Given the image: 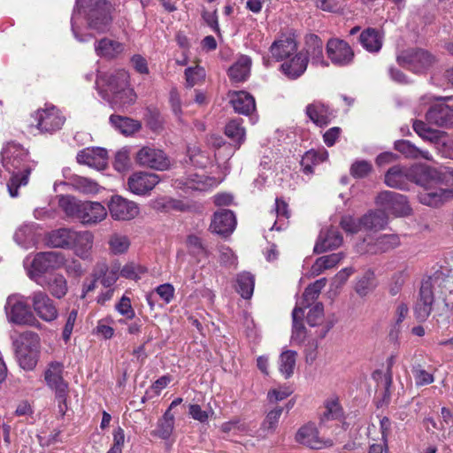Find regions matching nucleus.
<instances>
[{
	"mask_svg": "<svg viewBox=\"0 0 453 453\" xmlns=\"http://www.w3.org/2000/svg\"><path fill=\"white\" fill-rule=\"evenodd\" d=\"M450 169L446 168L442 172L421 164L411 166V182L424 188V190L418 194V200L422 204L438 207L453 198V188L437 187L447 176L450 177L448 173Z\"/></svg>",
	"mask_w": 453,
	"mask_h": 453,
	"instance_id": "nucleus-1",
	"label": "nucleus"
},
{
	"mask_svg": "<svg viewBox=\"0 0 453 453\" xmlns=\"http://www.w3.org/2000/svg\"><path fill=\"white\" fill-rule=\"evenodd\" d=\"M125 70L100 73L96 81L98 94L114 110H125L136 100V95L128 83Z\"/></svg>",
	"mask_w": 453,
	"mask_h": 453,
	"instance_id": "nucleus-2",
	"label": "nucleus"
},
{
	"mask_svg": "<svg viewBox=\"0 0 453 453\" xmlns=\"http://www.w3.org/2000/svg\"><path fill=\"white\" fill-rule=\"evenodd\" d=\"M2 165L11 174L7 188L12 197H17L18 189L28 182V176L35 167L28 151L19 143L8 142L1 152Z\"/></svg>",
	"mask_w": 453,
	"mask_h": 453,
	"instance_id": "nucleus-3",
	"label": "nucleus"
},
{
	"mask_svg": "<svg viewBox=\"0 0 453 453\" xmlns=\"http://www.w3.org/2000/svg\"><path fill=\"white\" fill-rule=\"evenodd\" d=\"M113 6L108 0H76V5L71 19L72 31L74 37L81 42H88L90 35L81 36L75 27L74 15L76 12H82L88 20V27L98 33L109 31L112 17Z\"/></svg>",
	"mask_w": 453,
	"mask_h": 453,
	"instance_id": "nucleus-4",
	"label": "nucleus"
},
{
	"mask_svg": "<svg viewBox=\"0 0 453 453\" xmlns=\"http://www.w3.org/2000/svg\"><path fill=\"white\" fill-rule=\"evenodd\" d=\"M58 205L67 217L84 226H95L107 217V210L101 203L81 201L70 195L60 196Z\"/></svg>",
	"mask_w": 453,
	"mask_h": 453,
	"instance_id": "nucleus-5",
	"label": "nucleus"
},
{
	"mask_svg": "<svg viewBox=\"0 0 453 453\" xmlns=\"http://www.w3.org/2000/svg\"><path fill=\"white\" fill-rule=\"evenodd\" d=\"M64 261V256L60 252H39L33 258L27 257L23 265L30 280L37 285H44L50 272L60 267Z\"/></svg>",
	"mask_w": 453,
	"mask_h": 453,
	"instance_id": "nucleus-6",
	"label": "nucleus"
},
{
	"mask_svg": "<svg viewBox=\"0 0 453 453\" xmlns=\"http://www.w3.org/2000/svg\"><path fill=\"white\" fill-rule=\"evenodd\" d=\"M442 272H435L427 280H424L420 287L419 298L415 305L414 313L417 319L420 321L426 320L432 312L434 304V288L441 287L443 280Z\"/></svg>",
	"mask_w": 453,
	"mask_h": 453,
	"instance_id": "nucleus-7",
	"label": "nucleus"
},
{
	"mask_svg": "<svg viewBox=\"0 0 453 453\" xmlns=\"http://www.w3.org/2000/svg\"><path fill=\"white\" fill-rule=\"evenodd\" d=\"M4 311L8 322L19 326H34L37 323L31 311L27 299L20 295H11L7 297Z\"/></svg>",
	"mask_w": 453,
	"mask_h": 453,
	"instance_id": "nucleus-8",
	"label": "nucleus"
},
{
	"mask_svg": "<svg viewBox=\"0 0 453 453\" xmlns=\"http://www.w3.org/2000/svg\"><path fill=\"white\" fill-rule=\"evenodd\" d=\"M396 60L400 65L414 73H426L435 62L432 54L421 49L404 50L397 56Z\"/></svg>",
	"mask_w": 453,
	"mask_h": 453,
	"instance_id": "nucleus-9",
	"label": "nucleus"
},
{
	"mask_svg": "<svg viewBox=\"0 0 453 453\" xmlns=\"http://www.w3.org/2000/svg\"><path fill=\"white\" fill-rule=\"evenodd\" d=\"M63 372L64 365L58 361L50 362L44 372L46 384L50 388L54 390L61 410L62 407L60 403H65L68 393V383L64 380Z\"/></svg>",
	"mask_w": 453,
	"mask_h": 453,
	"instance_id": "nucleus-10",
	"label": "nucleus"
},
{
	"mask_svg": "<svg viewBox=\"0 0 453 453\" xmlns=\"http://www.w3.org/2000/svg\"><path fill=\"white\" fill-rule=\"evenodd\" d=\"M376 203L386 213L396 217H404L411 212L406 196L396 192L388 190L380 192L376 197Z\"/></svg>",
	"mask_w": 453,
	"mask_h": 453,
	"instance_id": "nucleus-11",
	"label": "nucleus"
},
{
	"mask_svg": "<svg viewBox=\"0 0 453 453\" xmlns=\"http://www.w3.org/2000/svg\"><path fill=\"white\" fill-rule=\"evenodd\" d=\"M135 163L146 168L157 171L167 170L171 165L165 153L154 146H143L138 150L134 157Z\"/></svg>",
	"mask_w": 453,
	"mask_h": 453,
	"instance_id": "nucleus-12",
	"label": "nucleus"
},
{
	"mask_svg": "<svg viewBox=\"0 0 453 453\" xmlns=\"http://www.w3.org/2000/svg\"><path fill=\"white\" fill-rule=\"evenodd\" d=\"M35 127L42 133H53L59 130L65 119L55 106L39 110L34 115Z\"/></svg>",
	"mask_w": 453,
	"mask_h": 453,
	"instance_id": "nucleus-13",
	"label": "nucleus"
},
{
	"mask_svg": "<svg viewBox=\"0 0 453 453\" xmlns=\"http://www.w3.org/2000/svg\"><path fill=\"white\" fill-rule=\"evenodd\" d=\"M159 176L153 173L138 171L131 174L127 179L128 190L138 196L149 194L158 182Z\"/></svg>",
	"mask_w": 453,
	"mask_h": 453,
	"instance_id": "nucleus-14",
	"label": "nucleus"
},
{
	"mask_svg": "<svg viewBox=\"0 0 453 453\" xmlns=\"http://www.w3.org/2000/svg\"><path fill=\"white\" fill-rule=\"evenodd\" d=\"M108 207L111 218L115 220L133 219L140 211L136 203L118 195L111 198Z\"/></svg>",
	"mask_w": 453,
	"mask_h": 453,
	"instance_id": "nucleus-15",
	"label": "nucleus"
},
{
	"mask_svg": "<svg viewBox=\"0 0 453 453\" xmlns=\"http://www.w3.org/2000/svg\"><path fill=\"white\" fill-rule=\"evenodd\" d=\"M326 53L331 62L338 66H345L352 63L354 52L343 40L330 39L326 43Z\"/></svg>",
	"mask_w": 453,
	"mask_h": 453,
	"instance_id": "nucleus-16",
	"label": "nucleus"
},
{
	"mask_svg": "<svg viewBox=\"0 0 453 453\" xmlns=\"http://www.w3.org/2000/svg\"><path fill=\"white\" fill-rule=\"evenodd\" d=\"M30 300L33 309L40 319L46 322H51L58 318V312L54 302L42 291H35Z\"/></svg>",
	"mask_w": 453,
	"mask_h": 453,
	"instance_id": "nucleus-17",
	"label": "nucleus"
},
{
	"mask_svg": "<svg viewBox=\"0 0 453 453\" xmlns=\"http://www.w3.org/2000/svg\"><path fill=\"white\" fill-rule=\"evenodd\" d=\"M221 180L216 178L208 177L200 173H190L188 176L177 180L176 186L185 192L189 191H208L211 188L217 187Z\"/></svg>",
	"mask_w": 453,
	"mask_h": 453,
	"instance_id": "nucleus-18",
	"label": "nucleus"
},
{
	"mask_svg": "<svg viewBox=\"0 0 453 453\" xmlns=\"http://www.w3.org/2000/svg\"><path fill=\"white\" fill-rule=\"evenodd\" d=\"M296 441L314 449H321L333 445L331 440H324L319 437V431L313 423H308L300 427L296 434Z\"/></svg>",
	"mask_w": 453,
	"mask_h": 453,
	"instance_id": "nucleus-19",
	"label": "nucleus"
},
{
	"mask_svg": "<svg viewBox=\"0 0 453 453\" xmlns=\"http://www.w3.org/2000/svg\"><path fill=\"white\" fill-rule=\"evenodd\" d=\"M77 162L96 170H104L108 164L107 150L101 147H88L79 151Z\"/></svg>",
	"mask_w": 453,
	"mask_h": 453,
	"instance_id": "nucleus-20",
	"label": "nucleus"
},
{
	"mask_svg": "<svg viewBox=\"0 0 453 453\" xmlns=\"http://www.w3.org/2000/svg\"><path fill=\"white\" fill-rule=\"evenodd\" d=\"M280 71L289 80H296L301 77L308 66L307 56L303 51H296L291 57L281 61Z\"/></svg>",
	"mask_w": 453,
	"mask_h": 453,
	"instance_id": "nucleus-21",
	"label": "nucleus"
},
{
	"mask_svg": "<svg viewBox=\"0 0 453 453\" xmlns=\"http://www.w3.org/2000/svg\"><path fill=\"white\" fill-rule=\"evenodd\" d=\"M269 50L276 61H282L297 51V42L294 35L284 34L272 43Z\"/></svg>",
	"mask_w": 453,
	"mask_h": 453,
	"instance_id": "nucleus-22",
	"label": "nucleus"
},
{
	"mask_svg": "<svg viewBox=\"0 0 453 453\" xmlns=\"http://www.w3.org/2000/svg\"><path fill=\"white\" fill-rule=\"evenodd\" d=\"M236 226V219L230 210L222 209L217 211L211 219L210 229L212 233L226 236L232 234Z\"/></svg>",
	"mask_w": 453,
	"mask_h": 453,
	"instance_id": "nucleus-23",
	"label": "nucleus"
},
{
	"mask_svg": "<svg viewBox=\"0 0 453 453\" xmlns=\"http://www.w3.org/2000/svg\"><path fill=\"white\" fill-rule=\"evenodd\" d=\"M304 56H307L308 61L311 59L312 65L327 66L328 63L324 58L323 42L316 35H308L305 36L303 50Z\"/></svg>",
	"mask_w": 453,
	"mask_h": 453,
	"instance_id": "nucleus-24",
	"label": "nucleus"
},
{
	"mask_svg": "<svg viewBox=\"0 0 453 453\" xmlns=\"http://www.w3.org/2000/svg\"><path fill=\"white\" fill-rule=\"evenodd\" d=\"M94 235L90 231H73L71 245L68 250H72L74 254L82 259L89 257L93 247Z\"/></svg>",
	"mask_w": 453,
	"mask_h": 453,
	"instance_id": "nucleus-25",
	"label": "nucleus"
},
{
	"mask_svg": "<svg viewBox=\"0 0 453 453\" xmlns=\"http://www.w3.org/2000/svg\"><path fill=\"white\" fill-rule=\"evenodd\" d=\"M411 167L394 165L388 170L385 174V183L387 186L406 190L411 183Z\"/></svg>",
	"mask_w": 453,
	"mask_h": 453,
	"instance_id": "nucleus-26",
	"label": "nucleus"
},
{
	"mask_svg": "<svg viewBox=\"0 0 453 453\" xmlns=\"http://www.w3.org/2000/svg\"><path fill=\"white\" fill-rule=\"evenodd\" d=\"M426 119L428 123L438 127L452 126L453 108L444 104L433 105L426 113Z\"/></svg>",
	"mask_w": 453,
	"mask_h": 453,
	"instance_id": "nucleus-27",
	"label": "nucleus"
},
{
	"mask_svg": "<svg viewBox=\"0 0 453 453\" xmlns=\"http://www.w3.org/2000/svg\"><path fill=\"white\" fill-rule=\"evenodd\" d=\"M307 117L318 127L327 126L334 118L329 107L321 102H313L306 106Z\"/></svg>",
	"mask_w": 453,
	"mask_h": 453,
	"instance_id": "nucleus-28",
	"label": "nucleus"
},
{
	"mask_svg": "<svg viewBox=\"0 0 453 453\" xmlns=\"http://www.w3.org/2000/svg\"><path fill=\"white\" fill-rule=\"evenodd\" d=\"M230 104L235 112L250 115L256 110L254 97L246 91H233L229 93Z\"/></svg>",
	"mask_w": 453,
	"mask_h": 453,
	"instance_id": "nucleus-29",
	"label": "nucleus"
},
{
	"mask_svg": "<svg viewBox=\"0 0 453 453\" xmlns=\"http://www.w3.org/2000/svg\"><path fill=\"white\" fill-rule=\"evenodd\" d=\"M342 237L340 232L335 228L322 230L319 234L318 242L314 246L315 253H323L329 250H334L341 246Z\"/></svg>",
	"mask_w": 453,
	"mask_h": 453,
	"instance_id": "nucleus-30",
	"label": "nucleus"
},
{
	"mask_svg": "<svg viewBox=\"0 0 453 453\" xmlns=\"http://www.w3.org/2000/svg\"><path fill=\"white\" fill-rule=\"evenodd\" d=\"M14 240L18 245L28 250L38 242L35 224H25L19 226L15 234Z\"/></svg>",
	"mask_w": 453,
	"mask_h": 453,
	"instance_id": "nucleus-31",
	"label": "nucleus"
},
{
	"mask_svg": "<svg viewBox=\"0 0 453 453\" xmlns=\"http://www.w3.org/2000/svg\"><path fill=\"white\" fill-rule=\"evenodd\" d=\"M109 120L117 131L126 136L133 135L142 128L140 121L128 117L112 114Z\"/></svg>",
	"mask_w": 453,
	"mask_h": 453,
	"instance_id": "nucleus-32",
	"label": "nucleus"
},
{
	"mask_svg": "<svg viewBox=\"0 0 453 453\" xmlns=\"http://www.w3.org/2000/svg\"><path fill=\"white\" fill-rule=\"evenodd\" d=\"M92 276L96 280H99L105 288H110L119 279V265L109 268L105 263H98L93 271Z\"/></svg>",
	"mask_w": 453,
	"mask_h": 453,
	"instance_id": "nucleus-33",
	"label": "nucleus"
},
{
	"mask_svg": "<svg viewBox=\"0 0 453 453\" xmlns=\"http://www.w3.org/2000/svg\"><path fill=\"white\" fill-rule=\"evenodd\" d=\"M359 42L367 51L377 53L382 47L383 35L375 28H367L361 33Z\"/></svg>",
	"mask_w": 453,
	"mask_h": 453,
	"instance_id": "nucleus-34",
	"label": "nucleus"
},
{
	"mask_svg": "<svg viewBox=\"0 0 453 453\" xmlns=\"http://www.w3.org/2000/svg\"><path fill=\"white\" fill-rule=\"evenodd\" d=\"M251 58L241 56L228 69L229 78L234 82H242L248 79L250 73Z\"/></svg>",
	"mask_w": 453,
	"mask_h": 453,
	"instance_id": "nucleus-35",
	"label": "nucleus"
},
{
	"mask_svg": "<svg viewBox=\"0 0 453 453\" xmlns=\"http://www.w3.org/2000/svg\"><path fill=\"white\" fill-rule=\"evenodd\" d=\"M95 50L101 58H113L124 50V45L118 41L103 38L96 42Z\"/></svg>",
	"mask_w": 453,
	"mask_h": 453,
	"instance_id": "nucleus-36",
	"label": "nucleus"
},
{
	"mask_svg": "<svg viewBox=\"0 0 453 453\" xmlns=\"http://www.w3.org/2000/svg\"><path fill=\"white\" fill-rule=\"evenodd\" d=\"M361 223L365 230L379 231L388 224V216L382 209L370 211L361 218Z\"/></svg>",
	"mask_w": 453,
	"mask_h": 453,
	"instance_id": "nucleus-37",
	"label": "nucleus"
},
{
	"mask_svg": "<svg viewBox=\"0 0 453 453\" xmlns=\"http://www.w3.org/2000/svg\"><path fill=\"white\" fill-rule=\"evenodd\" d=\"M377 286L374 271L368 269L357 279L354 289L360 297H365L371 294Z\"/></svg>",
	"mask_w": 453,
	"mask_h": 453,
	"instance_id": "nucleus-38",
	"label": "nucleus"
},
{
	"mask_svg": "<svg viewBox=\"0 0 453 453\" xmlns=\"http://www.w3.org/2000/svg\"><path fill=\"white\" fill-rule=\"evenodd\" d=\"M13 347L17 349L40 354L41 339L38 334L31 331L20 334L19 340L13 342Z\"/></svg>",
	"mask_w": 453,
	"mask_h": 453,
	"instance_id": "nucleus-39",
	"label": "nucleus"
},
{
	"mask_svg": "<svg viewBox=\"0 0 453 453\" xmlns=\"http://www.w3.org/2000/svg\"><path fill=\"white\" fill-rule=\"evenodd\" d=\"M282 411L283 408L277 406L266 413L258 430V436L265 438L275 433Z\"/></svg>",
	"mask_w": 453,
	"mask_h": 453,
	"instance_id": "nucleus-40",
	"label": "nucleus"
},
{
	"mask_svg": "<svg viewBox=\"0 0 453 453\" xmlns=\"http://www.w3.org/2000/svg\"><path fill=\"white\" fill-rule=\"evenodd\" d=\"M328 152L326 149L311 150L307 151L302 157L301 165L303 172L306 174L313 173V166L326 161Z\"/></svg>",
	"mask_w": 453,
	"mask_h": 453,
	"instance_id": "nucleus-41",
	"label": "nucleus"
},
{
	"mask_svg": "<svg viewBox=\"0 0 453 453\" xmlns=\"http://www.w3.org/2000/svg\"><path fill=\"white\" fill-rule=\"evenodd\" d=\"M74 229L62 227L51 231L47 238L49 245L54 248L69 249Z\"/></svg>",
	"mask_w": 453,
	"mask_h": 453,
	"instance_id": "nucleus-42",
	"label": "nucleus"
},
{
	"mask_svg": "<svg viewBox=\"0 0 453 453\" xmlns=\"http://www.w3.org/2000/svg\"><path fill=\"white\" fill-rule=\"evenodd\" d=\"M400 239L397 234H382L375 242L368 243L367 251L371 253H383L399 246Z\"/></svg>",
	"mask_w": 453,
	"mask_h": 453,
	"instance_id": "nucleus-43",
	"label": "nucleus"
},
{
	"mask_svg": "<svg viewBox=\"0 0 453 453\" xmlns=\"http://www.w3.org/2000/svg\"><path fill=\"white\" fill-rule=\"evenodd\" d=\"M343 258L344 254L342 252L320 257L312 265L311 273L312 276H319L326 270L336 266Z\"/></svg>",
	"mask_w": 453,
	"mask_h": 453,
	"instance_id": "nucleus-44",
	"label": "nucleus"
},
{
	"mask_svg": "<svg viewBox=\"0 0 453 453\" xmlns=\"http://www.w3.org/2000/svg\"><path fill=\"white\" fill-rule=\"evenodd\" d=\"M412 126L414 131L423 140L428 141L431 143H434L437 145L441 143L444 144V142H442L444 134L443 132L429 127L427 124L422 120H415Z\"/></svg>",
	"mask_w": 453,
	"mask_h": 453,
	"instance_id": "nucleus-45",
	"label": "nucleus"
},
{
	"mask_svg": "<svg viewBox=\"0 0 453 453\" xmlns=\"http://www.w3.org/2000/svg\"><path fill=\"white\" fill-rule=\"evenodd\" d=\"M326 278H321L308 285L304 289L302 300L298 302L296 306L303 307V311H304L306 308L318 299L321 290L326 286Z\"/></svg>",
	"mask_w": 453,
	"mask_h": 453,
	"instance_id": "nucleus-46",
	"label": "nucleus"
},
{
	"mask_svg": "<svg viewBox=\"0 0 453 453\" xmlns=\"http://www.w3.org/2000/svg\"><path fill=\"white\" fill-rule=\"evenodd\" d=\"M395 150L410 158L422 157L426 160H433L432 155L427 150H422L408 140H398L395 142Z\"/></svg>",
	"mask_w": 453,
	"mask_h": 453,
	"instance_id": "nucleus-47",
	"label": "nucleus"
},
{
	"mask_svg": "<svg viewBox=\"0 0 453 453\" xmlns=\"http://www.w3.org/2000/svg\"><path fill=\"white\" fill-rule=\"evenodd\" d=\"M40 286L47 288L51 295L57 298H62L67 292L66 280L58 273H50L46 278V283Z\"/></svg>",
	"mask_w": 453,
	"mask_h": 453,
	"instance_id": "nucleus-48",
	"label": "nucleus"
},
{
	"mask_svg": "<svg viewBox=\"0 0 453 453\" xmlns=\"http://www.w3.org/2000/svg\"><path fill=\"white\" fill-rule=\"evenodd\" d=\"M242 119H234L227 122L225 127V134L232 140L237 147H241L246 139V130L242 126Z\"/></svg>",
	"mask_w": 453,
	"mask_h": 453,
	"instance_id": "nucleus-49",
	"label": "nucleus"
},
{
	"mask_svg": "<svg viewBox=\"0 0 453 453\" xmlns=\"http://www.w3.org/2000/svg\"><path fill=\"white\" fill-rule=\"evenodd\" d=\"M304 312L303 307L296 306L292 311V335L291 339L295 342L301 343L306 336V329L303 324Z\"/></svg>",
	"mask_w": 453,
	"mask_h": 453,
	"instance_id": "nucleus-50",
	"label": "nucleus"
},
{
	"mask_svg": "<svg viewBox=\"0 0 453 453\" xmlns=\"http://www.w3.org/2000/svg\"><path fill=\"white\" fill-rule=\"evenodd\" d=\"M174 428V415L166 410L161 418L158 419L157 428L153 431V434L163 439L167 440L171 437Z\"/></svg>",
	"mask_w": 453,
	"mask_h": 453,
	"instance_id": "nucleus-51",
	"label": "nucleus"
},
{
	"mask_svg": "<svg viewBox=\"0 0 453 453\" xmlns=\"http://www.w3.org/2000/svg\"><path fill=\"white\" fill-rule=\"evenodd\" d=\"M296 356V351L291 349H287L280 355L279 370L285 379H288L294 374Z\"/></svg>",
	"mask_w": 453,
	"mask_h": 453,
	"instance_id": "nucleus-52",
	"label": "nucleus"
},
{
	"mask_svg": "<svg viewBox=\"0 0 453 453\" xmlns=\"http://www.w3.org/2000/svg\"><path fill=\"white\" fill-rule=\"evenodd\" d=\"M255 286L254 276L248 272H242L236 278V291L242 298L249 299L252 296Z\"/></svg>",
	"mask_w": 453,
	"mask_h": 453,
	"instance_id": "nucleus-53",
	"label": "nucleus"
},
{
	"mask_svg": "<svg viewBox=\"0 0 453 453\" xmlns=\"http://www.w3.org/2000/svg\"><path fill=\"white\" fill-rule=\"evenodd\" d=\"M70 184L74 190L85 195L97 194L100 189L99 185L95 180L78 175L71 179Z\"/></svg>",
	"mask_w": 453,
	"mask_h": 453,
	"instance_id": "nucleus-54",
	"label": "nucleus"
},
{
	"mask_svg": "<svg viewBox=\"0 0 453 453\" xmlns=\"http://www.w3.org/2000/svg\"><path fill=\"white\" fill-rule=\"evenodd\" d=\"M108 244L112 254L120 255L128 250L130 247V240L126 234L113 233L109 237Z\"/></svg>",
	"mask_w": 453,
	"mask_h": 453,
	"instance_id": "nucleus-55",
	"label": "nucleus"
},
{
	"mask_svg": "<svg viewBox=\"0 0 453 453\" xmlns=\"http://www.w3.org/2000/svg\"><path fill=\"white\" fill-rule=\"evenodd\" d=\"M187 153L190 164L194 166L204 168L211 163V158L207 152L198 146H188Z\"/></svg>",
	"mask_w": 453,
	"mask_h": 453,
	"instance_id": "nucleus-56",
	"label": "nucleus"
},
{
	"mask_svg": "<svg viewBox=\"0 0 453 453\" xmlns=\"http://www.w3.org/2000/svg\"><path fill=\"white\" fill-rule=\"evenodd\" d=\"M15 354L20 367L27 371H32L36 366L40 355L17 349Z\"/></svg>",
	"mask_w": 453,
	"mask_h": 453,
	"instance_id": "nucleus-57",
	"label": "nucleus"
},
{
	"mask_svg": "<svg viewBox=\"0 0 453 453\" xmlns=\"http://www.w3.org/2000/svg\"><path fill=\"white\" fill-rule=\"evenodd\" d=\"M326 410L321 418L322 421L336 420L342 417V409L338 399L331 398L326 403Z\"/></svg>",
	"mask_w": 453,
	"mask_h": 453,
	"instance_id": "nucleus-58",
	"label": "nucleus"
},
{
	"mask_svg": "<svg viewBox=\"0 0 453 453\" xmlns=\"http://www.w3.org/2000/svg\"><path fill=\"white\" fill-rule=\"evenodd\" d=\"M235 143H223L214 152V157L219 165H226L227 161L234 156V152L239 150Z\"/></svg>",
	"mask_w": 453,
	"mask_h": 453,
	"instance_id": "nucleus-59",
	"label": "nucleus"
},
{
	"mask_svg": "<svg viewBox=\"0 0 453 453\" xmlns=\"http://www.w3.org/2000/svg\"><path fill=\"white\" fill-rule=\"evenodd\" d=\"M146 273V268L139 264L130 262L119 269V275L126 279L138 280Z\"/></svg>",
	"mask_w": 453,
	"mask_h": 453,
	"instance_id": "nucleus-60",
	"label": "nucleus"
},
{
	"mask_svg": "<svg viewBox=\"0 0 453 453\" xmlns=\"http://www.w3.org/2000/svg\"><path fill=\"white\" fill-rule=\"evenodd\" d=\"M185 76L188 87H194L202 81L205 77V71L203 67L196 65L185 70Z\"/></svg>",
	"mask_w": 453,
	"mask_h": 453,
	"instance_id": "nucleus-61",
	"label": "nucleus"
},
{
	"mask_svg": "<svg viewBox=\"0 0 453 453\" xmlns=\"http://www.w3.org/2000/svg\"><path fill=\"white\" fill-rule=\"evenodd\" d=\"M372 169V164L366 160H357L350 167V174L354 178H365Z\"/></svg>",
	"mask_w": 453,
	"mask_h": 453,
	"instance_id": "nucleus-62",
	"label": "nucleus"
},
{
	"mask_svg": "<svg viewBox=\"0 0 453 453\" xmlns=\"http://www.w3.org/2000/svg\"><path fill=\"white\" fill-rule=\"evenodd\" d=\"M412 373L415 379L416 386L422 387L434 382V377L421 366L413 367Z\"/></svg>",
	"mask_w": 453,
	"mask_h": 453,
	"instance_id": "nucleus-63",
	"label": "nucleus"
},
{
	"mask_svg": "<svg viewBox=\"0 0 453 453\" xmlns=\"http://www.w3.org/2000/svg\"><path fill=\"white\" fill-rule=\"evenodd\" d=\"M324 318V306L321 303H317L312 308L310 309L307 315V323L311 326L319 325Z\"/></svg>",
	"mask_w": 453,
	"mask_h": 453,
	"instance_id": "nucleus-64",
	"label": "nucleus"
}]
</instances>
